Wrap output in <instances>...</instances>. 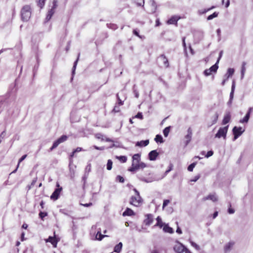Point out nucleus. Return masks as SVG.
<instances>
[{
  "label": "nucleus",
  "instance_id": "obj_1",
  "mask_svg": "<svg viewBox=\"0 0 253 253\" xmlns=\"http://www.w3.org/2000/svg\"><path fill=\"white\" fill-rule=\"evenodd\" d=\"M146 167L145 163L140 162V155L135 154L132 156V162L128 170L131 172H135L139 169H142Z\"/></svg>",
  "mask_w": 253,
  "mask_h": 253
},
{
  "label": "nucleus",
  "instance_id": "obj_2",
  "mask_svg": "<svg viewBox=\"0 0 253 253\" xmlns=\"http://www.w3.org/2000/svg\"><path fill=\"white\" fill-rule=\"evenodd\" d=\"M32 14V8L30 5H24L21 8L20 11V16L21 20L23 22L28 21Z\"/></svg>",
  "mask_w": 253,
  "mask_h": 253
},
{
  "label": "nucleus",
  "instance_id": "obj_3",
  "mask_svg": "<svg viewBox=\"0 0 253 253\" xmlns=\"http://www.w3.org/2000/svg\"><path fill=\"white\" fill-rule=\"evenodd\" d=\"M133 190L135 193V195L130 197L129 204L134 207H140L143 203V200L140 197L139 192L136 189H134Z\"/></svg>",
  "mask_w": 253,
  "mask_h": 253
},
{
  "label": "nucleus",
  "instance_id": "obj_4",
  "mask_svg": "<svg viewBox=\"0 0 253 253\" xmlns=\"http://www.w3.org/2000/svg\"><path fill=\"white\" fill-rule=\"evenodd\" d=\"M221 53H222V52H221L220 53L219 57L218 59L217 60L216 63L214 65H213L209 69H206L204 71V74L206 76H208L211 75L212 74V73H216L217 70L218 68V66L217 64L218 63L219 59L221 57Z\"/></svg>",
  "mask_w": 253,
  "mask_h": 253
},
{
  "label": "nucleus",
  "instance_id": "obj_5",
  "mask_svg": "<svg viewBox=\"0 0 253 253\" xmlns=\"http://www.w3.org/2000/svg\"><path fill=\"white\" fill-rule=\"evenodd\" d=\"M56 186L57 187V188L55 189L54 191L50 196V199L54 201L58 199L59 196L62 191V187L60 186L58 182L56 183Z\"/></svg>",
  "mask_w": 253,
  "mask_h": 253
},
{
  "label": "nucleus",
  "instance_id": "obj_6",
  "mask_svg": "<svg viewBox=\"0 0 253 253\" xmlns=\"http://www.w3.org/2000/svg\"><path fill=\"white\" fill-rule=\"evenodd\" d=\"M68 136L65 135H62L60 137L58 138L53 144L51 147L50 148V151H52L54 149L56 148L60 143L65 142L67 140Z\"/></svg>",
  "mask_w": 253,
  "mask_h": 253
},
{
  "label": "nucleus",
  "instance_id": "obj_7",
  "mask_svg": "<svg viewBox=\"0 0 253 253\" xmlns=\"http://www.w3.org/2000/svg\"><path fill=\"white\" fill-rule=\"evenodd\" d=\"M228 126L223 127H220L215 134V137L220 138L223 137L225 138L228 131Z\"/></svg>",
  "mask_w": 253,
  "mask_h": 253
},
{
  "label": "nucleus",
  "instance_id": "obj_8",
  "mask_svg": "<svg viewBox=\"0 0 253 253\" xmlns=\"http://www.w3.org/2000/svg\"><path fill=\"white\" fill-rule=\"evenodd\" d=\"M145 219L143 220V223L146 226L150 225L154 221V216L151 213L146 214L145 215Z\"/></svg>",
  "mask_w": 253,
  "mask_h": 253
},
{
  "label": "nucleus",
  "instance_id": "obj_9",
  "mask_svg": "<svg viewBox=\"0 0 253 253\" xmlns=\"http://www.w3.org/2000/svg\"><path fill=\"white\" fill-rule=\"evenodd\" d=\"M244 131V130L241 127H237L235 126L233 128V133L234 135V139H236L238 137H239Z\"/></svg>",
  "mask_w": 253,
  "mask_h": 253
},
{
  "label": "nucleus",
  "instance_id": "obj_10",
  "mask_svg": "<svg viewBox=\"0 0 253 253\" xmlns=\"http://www.w3.org/2000/svg\"><path fill=\"white\" fill-rule=\"evenodd\" d=\"M54 234H55V232H54ZM46 242L50 243L54 248L57 247L58 242L59 241V239L55 237V235L53 237L49 236L47 239L45 240Z\"/></svg>",
  "mask_w": 253,
  "mask_h": 253
},
{
  "label": "nucleus",
  "instance_id": "obj_11",
  "mask_svg": "<svg viewBox=\"0 0 253 253\" xmlns=\"http://www.w3.org/2000/svg\"><path fill=\"white\" fill-rule=\"evenodd\" d=\"M181 18V17L178 15H173L171 16L167 22L169 25H175L177 26V21Z\"/></svg>",
  "mask_w": 253,
  "mask_h": 253
},
{
  "label": "nucleus",
  "instance_id": "obj_12",
  "mask_svg": "<svg viewBox=\"0 0 253 253\" xmlns=\"http://www.w3.org/2000/svg\"><path fill=\"white\" fill-rule=\"evenodd\" d=\"M185 247L179 242H177L173 246V250L176 253H181Z\"/></svg>",
  "mask_w": 253,
  "mask_h": 253
},
{
  "label": "nucleus",
  "instance_id": "obj_13",
  "mask_svg": "<svg viewBox=\"0 0 253 253\" xmlns=\"http://www.w3.org/2000/svg\"><path fill=\"white\" fill-rule=\"evenodd\" d=\"M208 200H210L212 202H216L218 200V198L216 197L215 194H210L208 196L205 197L202 199L203 201H206Z\"/></svg>",
  "mask_w": 253,
  "mask_h": 253
},
{
  "label": "nucleus",
  "instance_id": "obj_14",
  "mask_svg": "<svg viewBox=\"0 0 253 253\" xmlns=\"http://www.w3.org/2000/svg\"><path fill=\"white\" fill-rule=\"evenodd\" d=\"M159 155V153L157 150H152L148 154L149 159L151 161H155L156 160Z\"/></svg>",
  "mask_w": 253,
  "mask_h": 253
},
{
  "label": "nucleus",
  "instance_id": "obj_15",
  "mask_svg": "<svg viewBox=\"0 0 253 253\" xmlns=\"http://www.w3.org/2000/svg\"><path fill=\"white\" fill-rule=\"evenodd\" d=\"M187 132V134L185 136V138L186 139V145H187L191 140L192 135V129L190 127L188 128Z\"/></svg>",
  "mask_w": 253,
  "mask_h": 253
},
{
  "label": "nucleus",
  "instance_id": "obj_16",
  "mask_svg": "<svg viewBox=\"0 0 253 253\" xmlns=\"http://www.w3.org/2000/svg\"><path fill=\"white\" fill-rule=\"evenodd\" d=\"M159 58L162 61L165 67H169V63L168 59L164 54H161L160 55Z\"/></svg>",
  "mask_w": 253,
  "mask_h": 253
},
{
  "label": "nucleus",
  "instance_id": "obj_17",
  "mask_svg": "<svg viewBox=\"0 0 253 253\" xmlns=\"http://www.w3.org/2000/svg\"><path fill=\"white\" fill-rule=\"evenodd\" d=\"M55 9L56 8H54L53 7H52L51 9H50L47 13L45 20L46 21H48L50 20L53 15L54 14L55 12Z\"/></svg>",
  "mask_w": 253,
  "mask_h": 253
},
{
  "label": "nucleus",
  "instance_id": "obj_18",
  "mask_svg": "<svg viewBox=\"0 0 253 253\" xmlns=\"http://www.w3.org/2000/svg\"><path fill=\"white\" fill-rule=\"evenodd\" d=\"M252 111V108H250L248 113L246 114V116L244 117V118L240 121V122L241 123H247L250 119V114Z\"/></svg>",
  "mask_w": 253,
  "mask_h": 253
},
{
  "label": "nucleus",
  "instance_id": "obj_19",
  "mask_svg": "<svg viewBox=\"0 0 253 253\" xmlns=\"http://www.w3.org/2000/svg\"><path fill=\"white\" fill-rule=\"evenodd\" d=\"M135 213L134 211L130 209V208H127L125 211L123 213V215L124 216H132L134 215Z\"/></svg>",
  "mask_w": 253,
  "mask_h": 253
},
{
  "label": "nucleus",
  "instance_id": "obj_20",
  "mask_svg": "<svg viewBox=\"0 0 253 253\" xmlns=\"http://www.w3.org/2000/svg\"><path fill=\"white\" fill-rule=\"evenodd\" d=\"M149 143V140H141L140 141H138L136 143V146L140 147H145L148 145Z\"/></svg>",
  "mask_w": 253,
  "mask_h": 253
},
{
  "label": "nucleus",
  "instance_id": "obj_21",
  "mask_svg": "<svg viewBox=\"0 0 253 253\" xmlns=\"http://www.w3.org/2000/svg\"><path fill=\"white\" fill-rule=\"evenodd\" d=\"M231 119V115L229 112L227 113L224 116L222 120V125H226L228 123Z\"/></svg>",
  "mask_w": 253,
  "mask_h": 253
},
{
  "label": "nucleus",
  "instance_id": "obj_22",
  "mask_svg": "<svg viewBox=\"0 0 253 253\" xmlns=\"http://www.w3.org/2000/svg\"><path fill=\"white\" fill-rule=\"evenodd\" d=\"M157 223L154 226H158L162 228L166 224L163 222L162 218L160 216H158L156 218Z\"/></svg>",
  "mask_w": 253,
  "mask_h": 253
},
{
  "label": "nucleus",
  "instance_id": "obj_23",
  "mask_svg": "<svg viewBox=\"0 0 253 253\" xmlns=\"http://www.w3.org/2000/svg\"><path fill=\"white\" fill-rule=\"evenodd\" d=\"M163 231L165 232H166V233H170V234H172L174 232V231L173 230V229L169 227L168 224H165L163 227Z\"/></svg>",
  "mask_w": 253,
  "mask_h": 253
},
{
  "label": "nucleus",
  "instance_id": "obj_24",
  "mask_svg": "<svg viewBox=\"0 0 253 253\" xmlns=\"http://www.w3.org/2000/svg\"><path fill=\"white\" fill-rule=\"evenodd\" d=\"M122 247V243L121 242H120L119 244H118L115 246L114 251L117 253H120L121 252Z\"/></svg>",
  "mask_w": 253,
  "mask_h": 253
},
{
  "label": "nucleus",
  "instance_id": "obj_25",
  "mask_svg": "<svg viewBox=\"0 0 253 253\" xmlns=\"http://www.w3.org/2000/svg\"><path fill=\"white\" fill-rule=\"evenodd\" d=\"M115 158H116V159L119 160L121 162L123 163H126L127 160V157L125 156H116L115 157Z\"/></svg>",
  "mask_w": 253,
  "mask_h": 253
},
{
  "label": "nucleus",
  "instance_id": "obj_26",
  "mask_svg": "<svg viewBox=\"0 0 253 253\" xmlns=\"http://www.w3.org/2000/svg\"><path fill=\"white\" fill-rule=\"evenodd\" d=\"M246 63L245 62H243L242 64L241 71L242 78L244 77V75L246 72Z\"/></svg>",
  "mask_w": 253,
  "mask_h": 253
},
{
  "label": "nucleus",
  "instance_id": "obj_27",
  "mask_svg": "<svg viewBox=\"0 0 253 253\" xmlns=\"http://www.w3.org/2000/svg\"><path fill=\"white\" fill-rule=\"evenodd\" d=\"M46 0H37V5L41 8H42L45 4Z\"/></svg>",
  "mask_w": 253,
  "mask_h": 253
},
{
  "label": "nucleus",
  "instance_id": "obj_28",
  "mask_svg": "<svg viewBox=\"0 0 253 253\" xmlns=\"http://www.w3.org/2000/svg\"><path fill=\"white\" fill-rule=\"evenodd\" d=\"M234 245V243L230 242L228 244H227L224 247V251L225 252H228L230 251V249Z\"/></svg>",
  "mask_w": 253,
  "mask_h": 253
},
{
  "label": "nucleus",
  "instance_id": "obj_29",
  "mask_svg": "<svg viewBox=\"0 0 253 253\" xmlns=\"http://www.w3.org/2000/svg\"><path fill=\"white\" fill-rule=\"evenodd\" d=\"M27 155H24L23 156H22V157L19 160L18 164L17 165L16 169L14 171H13L12 173H15L17 171V169H18V167L19 166L20 163L21 162H22L27 157Z\"/></svg>",
  "mask_w": 253,
  "mask_h": 253
},
{
  "label": "nucleus",
  "instance_id": "obj_30",
  "mask_svg": "<svg viewBox=\"0 0 253 253\" xmlns=\"http://www.w3.org/2000/svg\"><path fill=\"white\" fill-rule=\"evenodd\" d=\"M105 237H108L107 235H102L100 232H98L96 234V238L98 240H102Z\"/></svg>",
  "mask_w": 253,
  "mask_h": 253
},
{
  "label": "nucleus",
  "instance_id": "obj_31",
  "mask_svg": "<svg viewBox=\"0 0 253 253\" xmlns=\"http://www.w3.org/2000/svg\"><path fill=\"white\" fill-rule=\"evenodd\" d=\"M133 1L137 6H144V0H133Z\"/></svg>",
  "mask_w": 253,
  "mask_h": 253
},
{
  "label": "nucleus",
  "instance_id": "obj_32",
  "mask_svg": "<svg viewBox=\"0 0 253 253\" xmlns=\"http://www.w3.org/2000/svg\"><path fill=\"white\" fill-rule=\"evenodd\" d=\"M218 15V12H214L212 14L209 15L207 17V20H211L213 18L217 17Z\"/></svg>",
  "mask_w": 253,
  "mask_h": 253
},
{
  "label": "nucleus",
  "instance_id": "obj_33",
  "mask_svg": "<svg viewBox=\"0 0 253 253\" xmlns=\"http://www.w3.org/2000/svg\"><path fill=\"white\" fill-rule=\"evenodd\" d=\"M155 140L156 142H163V139L161 135L157 134L155 138Z\"/></svg>",
  "mask_w": 253,
  "mask_h": 253
},
{
  "label": "nucleus",
  "instance_id": "obj_34",
  "mask_svg": "<svg viewBox=\"0 0 253 253\" xmlns=\"http://www.w3.org/2000/svg\"><path fill=\"white\" fill-rule=\"evenodd\" d=\"M170 126L166 127L163 130V133L165 137H167L170 131Z\"/></svg>",
  "mask_w": 253,
  "mask_h": 253
},
{
  "label": "nucleus",
  "instance_id": "obj_35",
  "mask_svg": "<svg viewBox=\"0 0 253 253\" xmlns=\"http://www.w3.org/2000/svg\"><path fill=\"white\" fill-rule=\"evenodd\" d=\"M113 162L111 160H108L107 163V169L110 170L112 168Z\"/></svg>",
  "mask_w": 253,
  "mask_h": 253
},
{
  "label": "nucleus",
  "instance_id": "obj_36",
  "mask_svg": "<svg viewBox=\"0 0 253 253\" xmlns=\"http://www.w3.org/2000/svg\"><path fill=\"white\" fill-rule=\"evenodd\" d=\"M234 73V69L233 68H229L227 71V74L228 75L227 77L229 78L231 77Z\"/></svg>",
  "mask_w": 253,
  "mask_h": 253
},
{
  "label": "nucleus",
  "instance_id": "obj_37",
  "mask_svg": "<svg viewBox=\"0 0 253 253\" xmlns=\"http://www.w3.org/2000/svg\"><path fill=\"white\" fill-rule=\"evenodd\" d=\"M190 244L192 247H193L197 250H200V248L199 245L193 241H190Z\"/></svg>",
  "mask_w": 253,
  "mask_h": 253
},
{
  "label": "nucleus",
  "instance_id": "obj_38",
  "mask_svg": "<svg viewBox=\"0 0 253 253\" xmlns=\"http://www.w3.org/2000/svg\"><path fill=\"white\" fill-rule=\"evenodd\" d=\"M195 165H196V164L194 163H193L191 164V165H190L188 167V168H187L188 170L189 171H192L193 170V169L195 167Z\"/></svg>",
  "mask_w": 253,
  "mask_h": 253
},
{
  "label": "nucleus",
  "instance_id": "obj_39",
  "mask_svg": "<svg viewBox=\"0 0 253 253\" xmlns=\"http://www.w3.org/2000/svg\"><path fill=\"white\" fill-rule=\"evenodd\" d=\"M218 118V115L217 113H216L213 117V120L212 121L211 125L215 124L217 122Z\"/></svg>",
  "mask_w": 253,
  "mask_h": 253
},
{
  "label": "nucleus",
  "instance_id": "obj_40",
  "mask_svg": "<svg viewBox=\"0 0 253 253\" xmlns=\"http://www.w3.org/2000/svg\"><path fill=\"white\" fill-rule=\"evenodd\" d=\"M37 181V177H36L33 180H32V182H31L30 185H29L28 186V189H30L32 187L34 186V185L35 184V183H36Z\"/></svg>",
  "mask_w": 253,
  "mask_h": 253
},
{
  "label": "nucleus",
  "instance_id": "obj_41",
  "mask_svg": "<svg viewBox=\"0 0 253 253\" xmlns=\"http://www.w3.org/2000/svg\"><path fill=\"white\" fill-rule=\"evenodd\" d=\"M116 180L117 181H119L121 183H124L125 181V179H124V177L121 175H118L116 177Z\"/></svg>",
  "mask_w": 253,
  "mask_h": 253
},
{
  "label": "nucleus",
  "instance_id": "obj_42",
  "mask_svg": "<svg viewBox=\"0 0 253 253\" xmlns=\"http://www.w3.org/2000/svg\"><path fill=\"white\" fill-rule=\"evenodd\" d=\"M133 34L140 39H142V36L139 34L138 31L137 29H133L132 31Z\"/></svg>",
  "mask_w": 253,
  "mask_h": 253
},
{
  "label": "nucleus",
  "instance_id": "obj_43",
  "mask_svg": "<svg viewBox=\"0 0 253 253\" xmlns=\"http://www.w3.org/2000/svg\"><path fill=\"white\" fill-rule=\"evenodd\" d=\"M47 214L46 212H42V211H41L39 213V216L42 219H43V218L47 216Z\"/></svg>",
  "mask_w": 253,
  "mask_h": 253
},
{
  "label": "nucleus",
  "instance_id": "obj_44",
  "mask_svg": "<svg viewBox=\"0 0 253 253\" xmlns=\"http://www.w3.org/2000/svg\"><path fill=\"white\" fill-rule=\"evenodd\" d=\"M214 8H215V6H212L211 7L209 8L205 9L202 12H201V14H204V13H206L207 12H208Z\"/></svg>",
  "mask_w": 253,
  "mask_h": 253
},
{
  "label": "nucleus",
  "instance_id": "obj_45",
  "mask_svg": "<svg viewBox=\"0 0 253 253\" xmlns=\"http://www.w3.org/2000/svg\"><path fill=\"white\" fill-rule=\"evenodd\" d=\"M170 201L169 200H165L163 202V208L166 207L169 203Z\"/></svg>",
  "mask_w": 253,
  "mask_h": 253
},
{
  "label": "nucleus",
  "instance_id": "obj_46",
  "mask_svg": "<svg viewBox=\"0 0 253 253\" xmlns=\"http://www.w3.org/2000/svg\"><path fill=\"white\" fill-rule=\"evenodd\" d=\"M213 154V152L212 151H209L207 152V154L205 155L206 158H209Z\"/></svg>",
  "mask_w": 253,
  "mask_h": 253
},
{
  "label": "nucleus",
  "instance_id": "obj_47",
  "mask_svg": "<svg viewBox=\"0 0 253 253\" xmlns=\"http://www.w3.org/2000/svg\"><path fill=\"white\" fill-rule=\"evenodd\" d=\"M58 0H53V1H52V4H53V5L52 7H53L54 8H57L58 5H57V3H58Z\"/></svg>",
  "mask_w": 253,
  "mask_h": 253
},
{
  "label": "nucleus",
  "instance_id": "obj_48",
  "mask_svg": "<svg viewBox=\"0 0 253 253\" xmlns=\"http://www.w3.org/2000/svg\"><path fill=\"white\" fill-rule=\"evenodd\" d=\"M200 177V175L198 174L194 177V178L192 179H191V181L192 182H196L197 180H198Z\"/></svg>",
  "mask_w": 253,
  "mask_h": 253
},
{
  "label": "nucleus",
  "instance_id": "obj_49",
  "mask_svg": "<svg viewBox=\"0 0 253 253\" xmlns=\"http://www.w3.org/2000/svg\"><path fill=\"white\" fill-rule=\"evenodd\" d=\"M135 117L140 119H142L143 118V115L140 112L138 113Z\"/></svg>",
  "mask_w": 253,
  "mask_h": 253
},
{
  "label": "nucleus",
  "instance_id": "obj_50",
  "mask_svg": "<svg viewBox=\"0 0 253 253\" xmlns=\"http://www.w3.org/2000/svg\"><path fill=\"white\" fill-rule=\"evenodd\" d=\"M82 150V148L81 147H77L75 150L73 151L76 153L77 152H81Z\"/></svg>",
  "mask_w": 253,
  "mask_h": 253
},
{
  "label": "nucleus",
  "instance_id": "obj_51",
  "mask_svg": "<svg viewBox=\"0 0 253 253\" xmlns=\"http://www.w3.org/2000/svg\"><path fill=\"white\" fill-rule=\"evenodd\" d=\"M181 253H192L186 247Z\"/></svg>",
  "mask_w": 253,
  "mask_h": 253
},
{
  "label": "nucleus",
  "instance_id": "obj_52",
  "mask_svg": "<svg viewBox=\"0 0 253 253\" xmlns=\"http://www.w3.org/2000/svg\"><path fill=\"white\" fill-rule=\"evenodd\" d=\"M103 135L101 133H97L95 134V137L98 139L102 138Z\"/></svg>",
  "mask_w": 253,
  "mask_h": 253
},
{
  "label": "nucleus",
  "instance_id": "obj_53",
  "mask_svg": "<svg viewBox=\"0 0 253 253\" xmlns=\"http://www.w3.org/2000/svg\"><path fill=\"white\" fill-rule=\"evenodd\" d=\"M83 206L84 207H90L92 205V203H87V204H82Z\"/></svg>",
  "mask_w": 253,
  "mask_h": 253
},
{
  "label": "nucleus",
  "instance_id": "obj_54",
  "mask_svg": "<svg viewBox=\"0 0 253 253\" xmlns=\"http://www.w3.org/2000/svg\"><path fill=\"white\" fill-rule=\"evenodd\" d=\"M228 212L230 213V214H232V213H234L235 212V211L234 209H232V208H229L228 209Z\"/></svg>",
  "mask_w": 253,
  "mask_h": 253
},
{
  "label": "nucleus",
  "instance_id": "obj_55",
  "mask_svg": "<svg viewBox=\"0 0 253 253\" xmlns=\"http://www.w3.org/2000/svg\"><path fill=\"white\" fill-rule=\"evenodd\" d=\"M124 102L122 101L119 97H118V104L120 106L123 105Z\"/></svg>",
  "mask_w": 253,
  "mask_h": 253
},
{
  "label": "nucleus",
  "instance_id": "obj_56",
  "mask_svg": "<svg viewBox=\"0 0 253 253\" xmlns=\"http://www.w3.org/2000/svg\"><path fill=\"white\" fill-rule=\"evenodd\" d=\"M176 232L179 234H182V231L179 227H177Z\"/></svg>",
  "mask_w": 253,
  "mask_h": 253
},
{
  "label": "nucleus",
  "instance_id": "obj_57",
  "mask_svg": "<svg viewBox=\"0 0 253 253\" xmlns=\"http://www.w3.org/2000/svg\"><path fill=\"white\" fill-rule=\"evenodd\" d=\"M218 211H215L213 215H212V218L214 219L215 218H216L217 217V216L218 215Z\"/></svg>",
  "mask_w": 253,
  "mask_h": 253
},
{
  "label": "nucleus",
  "instance_id": "obj_58",
  "mask_svg": "<svg viewBox=\"0 0 253 253\" xmlns=\"http://www.w3.org/2000/svg\"><path fill=\"white\" fill-rule=\"evenodd\" d=\"M24 236H25V233L24 232H22L21 235V241H23L25 239H24Z\"/></svg>",
  "mask_w": 253,
  "mask_h": 253
},
{
  "label": "nucleus",
  "instance_id": "obj_59",
  "mask_svg": "<svg viewBox=\"0 0 253 253\" xmlns=\"http://www.w3.org/2000/svg\"><path fill=\"white\" fill-rule=\"evenodd\" d=\"M161 24V23L159 20L158 19L156 21V26H159Z\"/></svg>",
  "mask_w": 253,
  "mask_h": 253
},
{
  "label": "nucleus",
  "instance_id": "obj_60",
  "mask_svg": "<svg viewBox=\"0 0 253 253\" xmlns=\"http://www.w3.org/2000/svg\"><path fill=\"white\" fill-rule=\"evenodd\" d=\"M230 5V0H227L225 3V7L227 8Z\"/></svg>",
  "mask_w": 253,
  "mask_h": 253
},
{
  "label": "nucleus",
  "instance_id": "obj_61",
  "mask_svg": "<svg viewBox=\"0 0 253 253\" xmlns=\"http://www.w3.org/2000/svg\"><path fill=\"white\" fill-rule=\"evenodd\" d=\"M75 154V153L74 151H73V152L71 153V154H70V159H72L74 157Z\"/></svg>",
  "mask_w": 253,
  "mask_h": 253
},
{
  "label": "nucleus",
  "instance_id": "obj_62",
  "mask_svg": "<svg viewBox=\"0 0 253 253\" xmlns=\"http://www.w3.org/2000/svg\"><path fill=\"white\" fill-rule=\"evenodd\" d=\"M28 225L26 223H24L22 226V227L24 229H26L27 228H28Z\"/></svg>",
  "mask_w": 253,
  "mask_h": 253
},
{
  "label": "nucleus",
  "instance_id": "obj_63",
  "mask_svg": "<svg viewBox=\"0 0 253 253\" xmlns=\"http://www.w3.org/2000/svg\"><path fill=\"white\" fill-rule=\"evenodd\" d=\"M113 111H114L115 112H118L120 111V110L117 107H115L114 109H113Z\"/></svg>",
  "mask_w": 253,
  "mask_h": 253
},
{
  "label": "nucleus",
  "instance_id": "obj_64",
  "mask_svg": "<svg viewBox=\"0 0 253 253\" xmlns=\"http://www.w3.org/2000/svg\"><path fill=\"white\" fill-rule=\"evenodd\" d=\"M233 91H234V86H233V85H232V91L230 93V98H232L233 97Z\"/></svg>",
  "mask_w": 253,
  "mask_h": 253
}]
</instances>
